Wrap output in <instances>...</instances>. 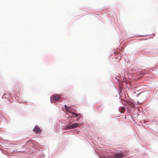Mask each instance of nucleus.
<instances>
[{"instance_id":"39448f33","label":"nucleus","mask_w":158,"mask_h":158,"mask_svg":"<svg viewBox=\"0 0 158 158\" xmlns=\"http://www.w3.org/2000/svg\"><path fill=\"white\" fill-rule=\"evenodd\" d=\"M33 142V141L32 140H30L28 141H27L26 143V145H29L31 147L33 145V144H32Z\"/></svg>"},{"instance_id":"7ed1b4c3","label":"nucleus","mask_w":158,"mask_h":158,"mask_svg":"<svg viewBox=\"0 0 158 158\" xmlns=\"http://www.w3.org/2000/svg\"><path fill=\"white\" fill-rule=\"evenodd\" d=\"M124 156L123 153L115 154H114V157L117 158H122Z\"/></svg>"},{"instance_id":"6e6552de","label":"nucleus","mask_w":158,"mask_h":158,"mask_svg":"<svg viewBox=\"0 0 158 158\" xmlns=\"http://www.w3.org/2000/svg\"><path fill=\"white\" fill-rule=\"evenodd\" d=\"M64 107L65 109L66 110H67L68 109V108H69V107H67L66 105H65Z\"/></svg>"},{"instance_id":"f03ea898","label":"nucleus","mask_w":158,"mask_h":158,"mask_svg":"<svg viewBox=\"0 0 158 158\" xmlns=\"http://www.w3.org/2000/svg\"><path fill=\"white\" fill-rule=\"evenodd\" d=\"M60 96L59 95H55L52 97L53 100L55 102H56L59 100L60 98Z\"/></svg>"},{"instance_id":"f257e3e1","label":"nucleus","mask_w":158,"mask_h":158,"mask_svg":"<svg viewBox=\"0 0 158 158\" xmlns=\"http://www.w3.org/2000/svg\"><path fill=\"white\" fill-rule=\"evenodd\" d=\"M33 130L37 134H40L41 132V130L38 126H35Z\"/></svg>"},{"instance_id":"1a4fd4ad","label":"nucleus","mask_w":158,"mask_h":158,"mask_svg":"<svg viewBox=\"0 0 158 158\" xmlns=\"http://www.w3.org/2000/svg\"><path fill=\"white\" fill-rule=\"evenodd\" d=\"M73 114L74 115H75L76 116H78V115L77 114H76V113H73Z\"/></svg>"},{"instance_id":"0eeeda50","label":"nucleus","mask_w":158,"mask_h":158,"mask_svg":"<svg viewBox=\"0 0 158 158\" xmlns=\"http://www.w3.org/2000/svg\"><path fill=\"white\" fill-rule=\"evenodd\" d=\"M125 110V108L124 107H122L120 109V111L121 112H123Z\"/></svg>"},{"instance_id":"423d86ee","label":"nucleus","mask_w":158,"mask_h":158,"mask_svg":"<svg viewBox=\"0 0 158 158\" xmlns=\"http://www.w3.org/2000/svg\"><path fill=\"white\" fill-rule=\"evenodd\" d=\"M65 129H72V126H66L65 127Z\"/></svg>"},{"instance_id":"20e7f679","label":"nucleus","mask_w":158,"mask_h":158,"mask_svg":"<svg viewBox=\"0 0 158 158\" xmlns=\"http://www.w3.org/2000/svg\"><path fill=\"white\" fill-rule=\"evenodd\" d=\"M80 124L78 123H74L71 125L72 128L73 129L80 126Z\"/></svg>"}]
</instances>
